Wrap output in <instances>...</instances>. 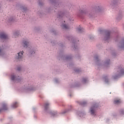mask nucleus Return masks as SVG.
Here are the masks:
<instances>
[{"label":"nucleus","mask_w":124,"mask_h":124,"mask_svg":"<svg viewBox=\"0 0 124 124\" xmlns=\"http://www.w3.org/2000/svg\"><path fill=\"white\" fill-rule=\"evenodd\" d=\"M11 79L13 81H14V80H16V77L14 76V75H11Z\"/></svg>","instance_id":"1a4fd4ad"},{"label":"nucleus","mask_w":124,"mask_h":124,"mask_svg":"<svg viewBox=\"0 0 124 124\" xmlns=\"http://www.w3.org/2000/svg\"><path fill=\"white\" fill-rule=\"evenodd\" d=\"M15 35H17V33H15Z\"/></svg>","instance_id":"aec40b11"},{"label":"nucleus","mask_w":124,"mask_h":124,"mask_svg":"<svg viewBox=\"0 0 124 124\" xmlns=\"http://www.w3.org/2000/svg\"><path fill=\"white\" fill-rule=\"evenodd\" d=\"M110 31H108L107 32V34H106L107 39H109V38H110Z\"/></svg>","instance_id":"423d86ee"},{"label":"nucleus","mask_w":124,"mask_h":124,"mask_svg":"<svg viewBox=\"0 0 124 124\" xmlns=\"http://www.w3.org/2000/svg\"><path fill=\"white\" fill-rule=\"evenodd\" d=\"M0 38H1V39H7L8 36L5 33H0Z\"/></svg>","instance_id":"f257e3e1"},{"label":"nucleus","mask_w":124,"mask_h":124,"mask_svg":"<svg viewBox=\"0 0 124 124\" xmlns=\"http://www.w3.org/2000/svg\"><path fill=\"white\" fill-rule=\"evenodd\" d=\"M62 27L63 29H68V26L67 25H66V24H63L62 25Z\"/></svg>","instance_id":"9d476101"},{"label":"nucleus","mask_w":124,"mask_h":124,"mask_svg":"<svg viewBox=\"0 0 124 124\" xmlns=\"http://www.w3.org/2000/svg\"><path fill=\"white\" fill-rule=\"evenodd\" d=\"M48 106H49V103H46L45 104V110H47V109H48Z\"/></svg>","instance_id":"6e6552de"},{"label":"nucleus","mask_w":124,"mask_h":124,"mask_svg":"<svg viewBox=\"0 0 124 124\" xmlns=\"http://www.w3.org/2000/svg\"><path fill=\"white\" fill-rule=\"evenodd\" d=\"M33 53H35L34 51H33L32 53H31V54H33Z\"/></svg>","instance_id":"6ab92c4d"},{"label":"nucleus","mask_w":124,"mask_h":124,"mask_svg":"<svg viewBox=\"0 0 124 124\" xmlns=\"http://www.w3.org/2000/svg\"><path fill=\"white\" fill-rule=\"evenodd\" d=\"M56 113H53V114H52V115H53V116H56Z\"/></svg>","instance_id":"a211bd4d"},{"label":"nucleus","mask_w":124,"mask_h":124,"mask_svg":"<svg viewBox=\"0 0 124 124\" xmlns=\"http://www.w3.org/2000/svg\"><path fill=\"white\" fill-rule=\"evenodd\" d=\"M24 46L27 48L29 46V42L27 41H24L23 42Z\"/></svg>","instance_id":"7ed1b4c3"},{"label":"nucleus","mask_w":124,"mask_h":124,"mask_svg":"<svg viewBox=\"0 0 124 124\" xmlns=\"http://www.w3.org/2000/svg\"><path fill=\"white\" fill-rule=\"evenodd\" d=\"M104 80H105V82H106V83H107V82H108V79H107V77L104 78Z\"/></svg>","instance_id":"4468645a"},{"label":"nucleus","mask_w":124,"mask_h":124,"mask_svg":"<svg viewBox=\"0 0 124 124\" xmlns=\"http://www.w3.org/2000/svg\"><path fill=\"white\" fill-rule=\"evenodd\" d=\"M120 74H121V75H123L124 74V69H121Z\"/></svg>","instance_id":"f8f14e48"},{"label":"nucleus","mask_w":124,"mask_h":124,"mask_svg":"<svg viewBox=\"0 0 124 124\" xmlns=\"http://www.w3.org/2000/svg\"><path fill=\"white\" fill-rule=\"evenodd\" d=\"M97 59V57H96V59Z\"/></svg>","instance_id":"4be33fe9"},{"label":"nucleus","mask_w":124,"mask_h":124,"mask_svg":"<svg viewBox=\"0 0 124 124\" xmlns=\"http://www.w3.org/2000/svg\"><path fill=\"white\" fill-rule=\"evenodd\" d=\"M82 29L81 28H79L78 29V31H82Z\"/></svg>","instance_id":"dca6fc26"},{"label":"nucleus","mask_w":124,"mask_h":124,"mask_svg":"<svg viewBox=\"0 0 124 124\" xmlns=\"http://www.w3.org/2000/svg\"><path fill=\"white\" fill-rule=\"evenodd\" d=\"M3 110H7V106L6 104L3 105Z\"/></svg>","instance_id":"9b49d317"},{"label":"nucleus","mask_w":124,"mask_h":124,"mask_svg":"<svg viewBox=\"0 0 124 124\" xmlns=\"http://www.w3.org/2000/svg\"><path fill=\"white\" fill-rule=\"evenodd\" d=\"M88 81V79L87 78H83L82 82H83V83H87V81Z\"/></svg>","instance_id":"ddd939ff"},{"label":"nucleus","mask_w":124,"mask_h":124,"mask_svg":"<svg viewBox=\"0 0 124 124\" xmlns=\"http://www.w3.org/2000/svg\"><path fill=\"white\" fill-rule=\"evenodd\" d=\"M121 102V100H115L114 101V103L115 104H120Z\"/></svg>","instance_id":"0eeeda50"},{"label":"nucleus","mask_w":124,"mask_h":124,"mask_svg":"<svg viewBox=\"0 0 124 124\" xmlns=\"http://www.w3.org/2000/svg\"><path fill=\"white\" fill-rule=\"evenodd\" d=\"M86 102H83L81 103V105H85V104H86Z\"/></svg>","instance_id":"f3484780"},{"label":"nucleus","mask_w":124,"mask_h":124,"mask_svg":"<svg viewBox=\"0 0 124 124\" xmlns=\"http://www.w3.org/2000/svg\"><path fill=\"white\" fill-rule=\"evenodd\" d=\"M3 52H2V50L0 48V56H1L2 55Z\"/></svg>","instance_id":"2eb2a0df"},{"label":"nucleus","mask_w":124,"mask_h":124,"mask_svg":"<svg viewBox=\"0 0 124 124\" xmlns=\"http://www.w3.org/2000/svg\"><path fill=\"white\" fill-rule=\"evenodd\" d=\"M12 107H13V108H17V107H18V103H14L12 106Z\"/></svg>","instance_id":"39448f33"},{"label":"nucleus","mask_w":124,"mask_h":124,"mask_svg":"<svg viewBox=\"0 0 124 124\" xmlns=\"http://www.w3.org/2000/svg\"><path fill=\"white\" fill-rule=\"evenodd\" d=\"M23 54H24V51H21V52L18 53V59H20L23 57Z\"/></svg>","instance_id":"20e7f679"},{"label":"nucleus","mask_w":124,"mask_h":124,"mask_svg":"<svg viewBox=\"0 0 124 124\" xmlns=\"http://www.w3.org/2000/svg\"><path fill=\"white\" fill-rule=\"evenodd\" d=\"M95 106L92 107L91 108L90 111L91 112L92 115H94V110H95Z\"/></svg>","instance_id":"f03ea898"},{"label":"nucleus","mask_w":124,"mask_h":124,"mask_svg":"<svg viewBox=\"0 0 124 124\" xmlns=\"http://www.w3.org/2000/svg\"><path fill=\"white\" fill-rule=\"evenodd\" d=\"M2 109H0V112H1Z\"/></svg>","instance_id":"412c9836"}]
</instances>
